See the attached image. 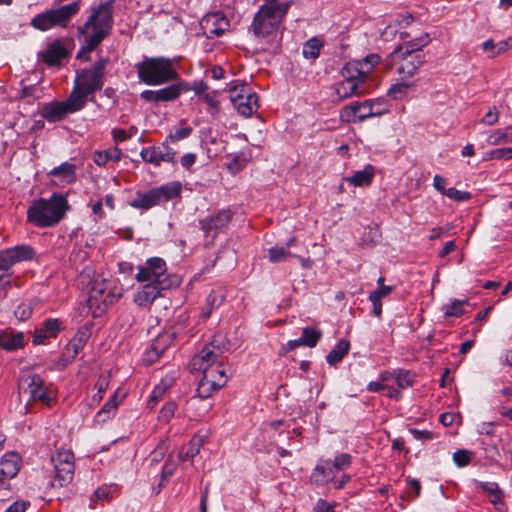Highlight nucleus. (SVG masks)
Instances as JSON below:
<instances>
[{"label": "nucleus", "mask_w": 512, "mask_h": 512, "mask_svg": "<svg viewBox=\"0 0 512 512\" xmlns=\"http://www.w3.org/2000/svg\"><path fill=\"white\" fill-rule=\"evenodd\" d=\"M381 58L372 53L361 60L347 62L341 70L342 80L332 86L338 101L365 94V82Z\"/></svg>", "instance_id": "1"}, {"label": "nucleus", "mask_w": 512, "mask_h": 512, "mask_svg": "<svg viewBox=\"0 0 512 512\" xmlns=\"http://www.w3.org/2000/svg\"><path fill=\"white\" fill-rule=\"evenodd\" d=\"M431 41L428 33L418 38L399 45L386 58L385 66L395 68L402 79L413 77L418 69L424 64L422 48Z\"/></svg>", "instance_id": "2"}, {"label": "nucleus", "mask_w": 512, "mask_h": 512, "mask_svg": "<svg viewBox=\"0 0 512 512\" xmlns=\"http://www.w3.org/2000/svg\"><path fill=\"white\" fill-rule=\"evenodd\" d=\"M113 24L112 6L101 4L94 9L86 23L79 28V39L84 44L83 49L94 50L109 34Z\"/></svg>", "instance_id": "3"}, {"label": "nucleus", "mask_w": 512, "mask_h": 512, "mask_svg": "<svg viewBox=\"0 0 512 512\" xmlns=\"http://www.w3.org/2000/svg\"><path fill=\"white\" fill-rule=\"evenodd\" d=\"M69 209L66 197L54 193L49 199H39L27 210V221L37 227H52L59 223Z\"/></svg>", "instance_id": "4"}, {"label": "nucleus", "mask_w": 512, "mask_h": 512, "mask_svg": "<svg viewBox=\"0 0 512 512\" xmlns=\"http://www.w3.org/2000/svg\"><path fill=\"white\" fill-rule=\"evenodd\" d=\"M290 2L263 4L254 15L250 30L257 38L270 37L279 30L287 15Z\"/></svg>", "instance_id": "5"}, {"label": "nucleus", "mask_w": 512, "mask_h": 512, "mask_svg": "<svg viewBox=\"0 0 512 512\" xmlns=\"http://www.w3.org/2000/svg\"><path fill=\"white\" fill-rule=\"evenodd\" d=\"M140 82L147 85H162L178 78L172 61L165 57H149L136 64Z\"/></svg>", "instance_id": "6"}, {"label": "nucleus", "mask_w": 512, "mask_h": 512, "mask_svg": "<svg viewBox=\"0 0 512 512\" xmlns=\"http://www.w3.org/2000/svg\"><path fill=\"white\" fill-rule=\"evenodd\" d=\"M181 192V182L171 181L144 192L137 191L135 197L131 199L128 204L137 210L147 211L157 205L179 197Z\"/></svg>", "instance_id": "7"}, {"label": "nucleus", "mask_w": 512, "mask_h": 512, "mask_svg": "<svg viewBox=\"0 0 512 512\" xmlns=\"http://www.w3.org/2000/svg\"><path fill=\"white\" fill-rule=\"evenodd\" d=\"M135 278L138 282H147L166 289L180 285V278L167 274L166 262L159 257L147 259L138 267Z\"/></svg>", "instance_id": "8"}, {"label": "nucleus", "mask_w": 512, "mask_h": 512, "mask_svg": "<svg viewBox=\"0 0 512 512\" xmlns=\"http://www.w3.org/2000/svg\"><path fill=\"white\" fill-rule=\"evenodd\" d=\"M79 11V3L72 2L36 15L31 20V25L38 30L47 31L55 26H66L68 21Z\"/></svg>", "instance_id": "9"}, {"label": "nucleus", "mask_w": 512, "mask_h": 512, "mask_svg": "<svg viewBox=\"0 0 512 512\" xmlns=\"http://www.w3.org/2000/svg\"><path fill=\"white\" fill-rule=\"evenodd\" d=\"M108 62L107 58L100 57L92 67L78 71L74 85L88 95L101 90L104 84V71Z\"/></svg>", "instance_id": "10"}, {"label": "nucleus", "mask_w": 512, "mask_h": 512, "mask_svg": "<svg viewBox=\"0 0 512 512\" xmlns=\"http://www.w3.org/2000/svg\"><path fill=\"white\" fill-rule=\"evenodd\" d=\"M228 90L230 101L239 114L250 117L257 111L258 96L246 83H231Z\"/></svg>", "instance_id": "11"}, {"label": "nucleus", "mask_w": 512, "mask_h": 512, "mask_svg": "<svg viewBox=\"0 0 512 512\" xmlns=\"http://www.w3.org/2000/svg\"><path fill=\"white\" fill-rule=\"evenodd\" d=\"M202 373L203 377L197 387V394L202 399L210 397L212 393L223 387L228 380L226 369L222 363L212 366L206 365Z\"/></svg>", "instance_id": "12"}, {"label": "nucleus", "mask_w": 512, "mask_h": 512, "mask_svg": "<svg viewBox=\"0 0 512 512\" xmlns=\"http://www.w3.org/2000/svg\"><path fill=\"white\" fill-rule=\"evenodd\" d=\"M51 461L55 470V478L51 485L63 487L69 484L73 480L75 470L73 452L65 449L58 450L52 455Z\"/></svg>", "instance_id": "13"}, {"label": "nucleus", "mask_w": 512, "mask_h": 512, "mask_svg": "<svg viewBox=\"0 0 512 512\" xmlns=\"http://www.w3.org/2000/svg\"><path fill=\"white\" fill-rule=\"evenodd\" d=\"M106 284L104 282H95L88 293L87 305L93 317L100 316L109 306L114 304L120 297V294L112 292L106 293Z\"/></svg>", "instance_id": "14"}, {"label": "nucleus", "mask_w": 512, "mask_h": 512, "mask_svg": "<svg viewBox=\"0 0 512 512\" xmlns=\"http://www.w3.org/2000/svg\"><path fill=\"white\" fill-rule=\"evenodd\" d=\"M27 382L26 392L31 400L51 406L55 400L54 391L45 385L44 380L38 374H32L25 380Z\"/></svg>", "instance_id": "15"}, {"label": "nucleus", "mask_w": 512, "mask_h": 512, "mask_svg": "<svg viewBox=\"0 0 512 512\" xmlns=\"http://www.w3.org/2000/svg\"><path fill=\"white\" fill-rule=\"evenodd\" d=\"M34 250L29 245H17L0 251V272L6 273L13 265L31 260Z\"/></svg>", "instance_id": "16"}, {"label": "nucleus", "mask_w": 512, "mask_h": 512, "mask_svg": "<svg viewBox=\"0 0 512 512\" xmlns=\"http://www.w3.org/2000/svg\"><path fill=\"white\" fill-rule=\"evenodd\" d=\"M201 29L207 38L222 36L229 30V20L220 12L205 15L200 22Z\"/></svg>", "instance_id": "17"}, {"label": "nucleus", "mask_w": 512, "mask_h": 512, "mask_svg": "<svg viewBox=\"0 0 512 512\" xmlns=\"http://www.w3.org/2000/svg\"><path fill=\"white\" fill-rule=\"evenodd\" d=\"M183 90L182 83H173L158 90H144L141 92L140 98L146 102L158 104L177 99Z\"/></svg>", "instance_id": "18"}, {"label": "nucleus", "mask_w": 512, "mask_h": 512, "mask_svg": "<svg viewBox=\"0 0 512 512\" xmlns=\"http://www.w3.org/2000/svg\"><path fill=\"white\" fill-rule=\"evenodd\" d=\"M140 156L143 161L159 166L162 162L174 163L176 152L166 146H149L141 150Z\"/></svg>", "instance_id": "19"}, {"label": "nucleus", "mask_w": 512, "mask_h": 512, "mask_svg": "<svg viewBox=\"0 0 512 512\" xmlns=\"http://www.w3.org/2000/svg\"><path fill=\"white\" fill-rule=\"evenodd\" d=\"M21 456L16 452H8L0 459V489L7 488L6 480L14 478L21 467Z\"/></svg>", "instance_id": "20"}, {"label": "nucleus", "mask_w": 512, "mask_h": 512, "mask_svg": "<svg viewBox=\"0 0 512 512\" xmlns=\"http://www.w3.org/2000/svg\"><path fill=\"white\" fill-rule=\"evenodd\" d=\"M347 121L357 123L362 122L370 117L380 116V112L372 111V99L362 102H353L344 108Z\"/></svg>", "instance_id": "21"}, {"label": "nucleus", "mask_w": 512, "mask_h": 512, "mask_svg": "<svg viewBox=\"0 0 512 512\" xmlns=\"http://www.w3.org/2000/svg\"><path fill=\"white\" fill-rule=\"evenodd\" d=\"M134 295V302L140 307H149L158 297L162 296V291L166 288L143 282Z\"/></svg>", "instance_id": "22"}, {"label": "nucleus", "mask_w": 512, "mask_h": 512, "mask_svg": "<svg viewBox=\"0 0 512 512\" xmlns=\"http://www.w3.org/2000/svg\"><path fill=\"white\" fill-rule=\"evenodd\" d=\"M176 338V331H164L158 334L153 340L150 350L147 352L148 360L154 361L158 359Z\"/></svg>", "instance_id": "23"}, {"label": "nucleus", "mask_w": 512, "mask_h": 512, "mask_svg": "<svg viewBox=\"0 0 512 512\" xmlns=\"http://www.w3.org/2000/svg\"><path fill=\"white\" fill-rule=\"evenodd\" d=\"M232 219V212L230 210H223L214 216L207 217L200 221V228L206 234L214 231L218 232L227 227Z\"/></svg>", "instance_id": "24"}, {"label": "nucleus", "mask_w": 512, "mask_h": 512, "mask_svg": "<svg viewBox=\"0 0 512 512\" xmlns=\"http://www.w3.org/2000/svg\"><path fill=\"white\" fill-rule=\"evenodd\" d=\"M219 357L220 354L214 350L212 343L206 345L199 354L193 357L191 362L192 368L203 371L206 365L212 366L221 363Z\"/></svg>", "instance_id": "25"}, {"label": "nucleus", "mask_w": 512, "mask_h": 512, "mask_svg": "<svg viewBox=\"0 0 512 512\" xmlns=\"http://www.w3.org/2000/svg\"><path fill=\"white\" fill-rule=\"evenodd\" d=\"M336 472L330 461L321 460L313 469L310 478L316 485H324L334 481Z\"/></svg>", "instance_id": "26"}, {"label": "nucleus", "mask_w": 512, "mask_h": 512, "mask_svg": "<svg viewBox=\"0 0 512 512\" xmlns=\"http://www.w3.org/2000/svg\"><path fill=\"white\" fill-rule=\"evenodd\" d=\"M175 377L171 374L164 376L153 388L147 401V408L154 409L162 401L166 393L174 386Z\"/></svg>", "instance_id": "27"}, {"label": "nucleus", "mask_w": 512, "mask_h": 512, "mask_svg": "<svg viewBox=\"0 0 512 512\" xmlns=\"http://www.w3.org/2000/svg\"><path fill=\"white\" fill-rule=\"evenodd\" d=\"M68 114L69 112L63 101L46 103L41 109V116L51 123L64 119Z\"/></svg>", "instance_id": "28"}, {"label": "nucleus", "mask_w": 512, "mask_h": 512, "mask_svg": "<svg viewBox=\"0 0 512 512\" xmlns=\"http://www.w3.org/2000/svg\"><path fill=\"white\" fill-rule=\"evenodd\" d=\"M88 96L89 95L87 93L74 85L68 98L63 101L69 114L76 113L83 109L88 100Z\"/></svg>", "instance_id": "29"}, {"label": "nucleus", "mask_w": 512, "mask_h": 512, "mask_svg": "<svg viewBox=\"0 0 512 512\" xmlns=\"http://www.w3.org/2000/svg\"><path fill=\"white\" fill-rule=\"evenodd\" d=\"M375 168L367 164L362 170L356 171L352 176L345 177L344 180L357 187L369 186L374 178Z\"/></svg>", "instance_id": "30"}, {"label": "nucleus", "mask_w": 512, "mask_h": 512, "mask_svg": "<svg viewBox=\"0 0 512 512\" xmlns=\"http://www.w3.org/2000/svg\"><path fill=\"white\" fill-rule=\"evenodd\" d=\"M48 175L57 178L60 182L73 183L76 180V166L72 163L64 162L50 170Z\"/></svg>", "instance_id": "31"}, {"label": "nucleus", "mask_w": 512, "mask_h": 512, "mask_svg": "<svg viewBox=\"0 0 512 512\" xmlns=\"http://www.w3.org/2000/svg\"><path fill=\"white\" fill-rule=\"evenodd\" d=\"M65 57L66 49L60 42L56 41L43 53L42 59L48 66H55Z\"/></svg>", "instance_id": "32"}, {"label": "nucleus", "mask_w": 512, "mask_h": 512, "mask_svg": "<svg viewBox=\"0 0 512 512\" xmlns=\"http://www.w3.org/2000/svg\"><path fill=\"white\" fill-rule=\"evenodd\" d=\"M24 346V337L20 332H3L0 334V348L14 351Z\"/></svg>", "instance_id": "33"}, {"label": "nucleus", "mask_w": 512, "mask_h": 512, "mask_svg": "<svg viewBox=\"0 0 512 512\" xmlns=\"http://www.w3.org/2000/svg\"><path fill=\"white\" fill-rule=\"evenodd\" d=\"M486 143L491 146L502 143H512V127L488 131Z\"/></svg>", "instance_id": "34"}, {"label": "nucleus", "mask_w": 512, "mask_h": 512, "mask_svg": "<svg viewBox=\"0 0 512 512\" xmlns=\"http://www.w3.org/2000/svg\"><path fill=\"white\" fill-rule=\"evenodd\" d=\"M122 157V151L118 147H110L104 151H96L93 160L98 166H105L109 161L118 162Z\"/></svg>", "instance_id": "35"}, {"label": "nucleus", "mask_w": 512, "mask_h": 512, "mask_svg": "<svg viewBox=\"0 0 512 512\" xmlns=\"http://www.w3.org/2000/svg\"><path fill=\"white\" fill-rule=\"evenodd\" d=\"M350 344L346 340H339L334 348L326 356L329 365H336L341 362L343 357L348 353Z\"/></svg>", "instance_id": "36"}, {"label": "nucleus", "mask_w": 512, "mask_h": 512, "mask_svg": "<svg viewBox=\"0 0 512 512\" xmlns=\"http://www.w3.org/2000/svg\"><path fill=\"white\" fill-rule=\"evenodd\" d=\"M83 349L76 345L75 343L71 342V340L68 342V344L63 349V352L59 358L58 362V368L63 369L66 367L69 363H71L77 355L82 351Z\"/></svg>", "instance_id": "37"}, {"label": "nucleus", "mask_w": 512, "mask_h": 512, "mask_svg": "<svg viewBox=\"0 0 512 512\" xmlns=\"http://www.w3.org/2000/svg\"><path fill=\"white\" fill-rule=\"evenodd\" d=\"M468 304V300L453 299L450 303L445 304L442 307V311L445 317H459L465 313V306Z\"/></svg>", "instance_id": "38"}, {"label": "nucleus", "mask_w": 512, "mask_h": 512, "mask_svg": "<svg viewBox=\"0 0 512 512\" xmlns=\"http://www.w3.org/2000/svg\"><path fill=\"white\" fill-rule=\"evenodd\" d=\"M294 255L285 246H274L268 249V260L271 263H280L286 261Z\"/></svg>", "instance_id": "39"}, {"label": "nucleus", "mask_w": 512, "mask_h": 512, "mask_svg": "<svg viewBox=\"0 0 512 512\" xmlns=\"http://www.w3.org/2000/svg\"><path fill=\"white\" fill-rule=\"evenodd\" d=\"M322 43L317 38H311L305 42L302 49V54L307 59H315L320 54Z\"/></svg>", "instance_id": "40"}, {"label": "nucleus", "mask_w": 512, "mask_h": 512, "mask_svg": "<svg viewBox=\"0 0 512 512\" xmlns=\"http://www.w3.org/2000/svg\"><path fill=\"white\" fill-rule=\"evenodd\" d=\"M322 337V332L312 327H305L302 331V341L304 346L315 347Z\"/></svg>", "instance_id": "41"}, {"label": "nucleus", "mask_w": 512, "mask_h": 512, "mask_svg": "<svg viewBox=\"0 0 512 512\" xmlns=\"http://www.w3.org/2000/svg\"><path fill=\"white\" fill-rule=\"evenodd\" d=\"M500 159H505V160L512 159V147L493 149V150L485 152L483 155L484 161L500 160Z\"/></svg>", "instance_id": "42"}, {"label": "nucleus", "mask_w": 512, "mask_h": 512, "mask_svg": "<svg viewBox=\"0 0 512 512\" xmlns=\"http://www.w3.org/2000/svg\"><path fill=\"white\" fill-rule=\"evenodd\" d=\"M43 328L49 337H56L63 329V322L58 318H48L44 321Z\"/></svg>", "instance_id": "43"}, {"label": "nucleus", "mask_w": 512, "mask_h": 512, "mask_svg": "<svg viewBox=\"0 0 512 512\" xmlns=\"http://www.w3.org/2000/svg\"><path fill=\"white\" fill-rule=\"evenodd\" d=\"M410 87L411 84L409 83H396L389 88L388 95L396 100L401 99L407 94Z\"/></svg>", "instance_id": "44"}, {"label": "nucleus", "mask_w": 512, "mask_h": 512, "mask_svg": "<svg viewBox=\"0 0 512 512\" xmlns=\"http://www.w3.org/2000/svg\"><path fill=\"white\" fill-rule=\"evenodd\" d=\"M395 382L399 389H406L413 384V375L410 371L400 370L396 373Z\"/></svg>", "instance_id": "45"}, {"label": "nucleus", "mask_w": 512, "mask_h": 512, "mask_svg": "<svg viewBox=\"0 0 512 512\" xmlns=\"http://www.w3.org/2000/svg\"><path fill=\"white\" fill-rule=\"evenodd\" d=\"M352 457L348 453H341L335 456L332 465L336 471H342L351 465Z\"/></svg>", "instance_id": "46"}, {"label": "nucleus", "mask_w": 512, "mask_h": 512, "mask_svg": "<svg viewBox=\"0 0 512 512\" xmlns=\"http://www.w3.org/2000/svg\"><path fill=\"white\" fill-rule=\"evenodd\" d=\"M177 404L173 401L167 402L160 410L159 419L164 422H169L175 415Z\"/></svg>", "instance_id": "47"}, {"label": "nucleus", "mask_w": 512, "mask_h": 512, "mask_svg": "<svg viewBox=\"0 0 512 512\" xmlns=\"http://www.w3.org/2000/svg\"><path fill=\"white\" fill-rule=\"evenodd\" d=\"M444 195L458 202L466 201L471 197L469 192L461 191L454 187L448 188L447 191H445Z\"/></svg>", "instance_id": "48"}, {"label": "nucleus", "mask_w": 512, "mask_h": 512, "mask_svg": "<svg viewBox=\"0 0 512 512\" xmlns=\"http://www.w3.org/2000/svg\"><path fill=\"white\" fill-rule=\"evenodd\" d=\"M110 382V375L109 373H103L99 376L95 383V388L98 392V398L102 399L104 393L106 392Z\"/></svg>", "instance_id": "49"}, {"label": "nucleus", "mask_w": 512, "mask_h": 512, "mask_svg": "<svg viewBox=\"0 0 512 512\" xmlns=\"http://www.w3.org/2000/svg\"><path fill=\"white\" fill-rule=\"evenodd\" d=\"M90 338V330L88 328H81L77 331L75 336L71 339V342L75 343L82 349L86 345Z\"/></svg>", "instance_id": "50"}, {"label": "nucleus", "mask_w": 512, "mask_h": 512, "mask_svg": "<svg viewBox=\"0 0 512 512\" xmlns=\"http://www.w3.org/2000/svg\"><path fill=\"white\" fill-rule=\"evenodd\" d=\"M393 291L392 286H382L378 287V289L372 291L369 295V300L371 302H378L382 300V298L388 296Z\"/></svg>", "instance_id": "51"}, {"label": "nucleus", "mask_w": 512, "mask_h": 512, "mask_svg": "<svg viewBox=\"0 0 512 512\" xmlns=\"http://www.w3.org/2000/svg\"><path fill=\"white\" fill-rule=\"evenodd\" d=\"M511 48H512V36L507 38L506 40L499 41V42L495 43V50H493L492 53L488 55V57L494 58L497 55H500Z\"/></svg>", "instance_id": "52"}, {"label": "nucleus", "mask_w": 512, "mask_h": 512, "mask_svg": "<svg viewBox=\"0 0 512 512\" xmlns=\"http://www.w3.org/2000/svg\"><path fill=\"white\" fill-rule=\"evenodd\" d=\"M117 490L116 485H110V486H102L99 487L95 492L94 495L99 500H109L112 498V494Z\"/></svg>", "instance_id": "53"}, {"label": "nucleus", "mask_w": 512, "mask_h": 512, "mask_svg": "<svg viewBox=\"0 0 512 512\" xmlns=\"http://www.w3.org/2000/svg\"><path fill=\"white\" fill-rule=\"evenodd\" d=\"M200 446H201V439L198 438V437H194L191 440L189 448L186 451L185 455L184 456H180L181 460L184 461L186 459L195 457L199 453V451H200Z\"/></svg>", "instance_id": "54"}, {"label": "nucleus", "mask_w": 512, "mask_h": 512, "mask_svg": "<svg viewBox=\"0 0 512 512\" xmlns=\"http://www.w3.org/2000/svg\"><path fill=\"white\" fill-rule=\"evenodd\" d=\"M471 453L466 450H457L453 454V460L458 467H464L469 464Z\"/></svg>", "instance_id": "55"}, {"label": "nucleus", "mask_w": 512, "mask_h": 512, "mask_svg": "<svg viewBox=\"0 0 512 512\" xmlns=\"http://www.w3.org/2000/svg\"><path fill=\"white\" fill-rule=\"evenodd\" d=\"M191 133L192 128L190 126L178 128L173 133L169 134L168 139L173 143L178 142L187 138Z\"/></svg>", "instance_id": "56"}, {"label": "nucleus", "mask_w": 512, "mask_h": 512, "mask_svg": "<svg viewBox=\"0 0 512 512\" xmlns=\"http://www.w3.org/2000/svg\"><path fill=\"white\" fill-rule=\"evenodd\" d=\"M118 391H115L110 399L105 403L101 410L105 411L110 415H115L120 400L118 399Z\"/></svg>", "instance_id": "57"}, {"label": "nucleus", "mask_w": 512, "mask_h": 512, "mask_svg": "<svg viewBox=\"0 0 512 512\" xmlns=\"http://www.w3.org/2000/svg\"><path fill=\"white\" fill-rule=\"evenodd\" d=\"M499 120V113L496 107H492L480 120L481 123L492 126L495 125Z\"/></svg>", "instance_id": "58"}, {"label": "nucleus", "mask_w": 512, "mask_h": 512, "mask_svg": "<svg viewBox=\"0 0 512 512\" xmlns=\"http://www.w3.org/2000/svg\"><path fill=\"white\" fill-rule=\"evenodd\" d=\"M336 503L328 502L324 499H318L313 511L314 512H335Z\"/></svg>", "instance_id": "59"}, {"label": "nucleus", "mask_w": 512, "mask_h": 512, "mask_svg": "<svg viewBox=\"0 0 512 512\" xmlns=\"http://www.w3.org/2000/svg\"><path fill=\"white\" fill-rule=\"evenodd\" d=\"M202 99L208 105L212 114H215L219 111V102L216 99L215 93L205 94Z\"/></svg>", "instance_id": "60"}, {"label": "nucleus", "mask_w": 512, "mask_h": 512, "mask_svg": "<svg viewBox=\"0 0 512 512\" xmlns=\"http://www.w3.org/2000/svg\"><path fill=\"white\" fill-rule=\"evenodd\" d=\"M87 258V251L82 248H74L70 254V261L74 264L81 263Z\"/></svg>", "instance_id": "61"}, {"label": "nucleus", "mask_w": 512, "mask_h": 512, "mask_svg": "<svg viewBox=\"0 0 512 512\" xmlns=\"http://www.w3.org/2000/svg\"><path fill=\"white\" fill-rule=\"evenodd\" d=\"M30 506L29 501L25 500H17L12 503L5 512H25L27 508Z\"/></svg>", "instance_id": "62"}, {"label": "nucleus", "mask_w": 512, "mask_h": 512, "mask_svg": "<svg viewBox=\"0 0 512 512\" xmlns=\"http://www.w3.org/2000/svg\"><path fill=\"white\" fill-rule=\"evenodd\" d=\"M197 155L195 153H186L181 158V165L185 169H190L196 162Z\"/></svg>", "instance_id": "63"}, {"label": "nucleus", "mask_w": 512, "mask_h": 512, "mask_svg": "<svg viewBox=\"0 0 512 512\" xmlns=\"http://www.w3.org/2000/svg\"><path fill=\"white\" fill-rule=\"evenodd\" d=\"M176 470V464L173 461L167 460L162 469V478L167 480Z\"/></svg>", "instance_id": "64"}]
</instances>
